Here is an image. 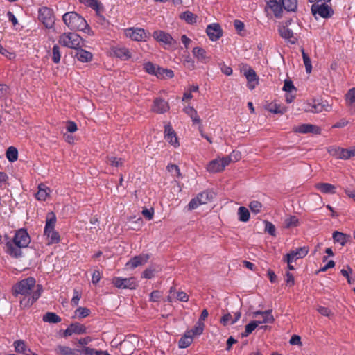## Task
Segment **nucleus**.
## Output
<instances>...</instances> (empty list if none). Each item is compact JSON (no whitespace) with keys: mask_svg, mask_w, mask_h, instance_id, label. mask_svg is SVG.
<instances>
[{"mask_svg":"<svg viewBox=\"0 0 355 355\" xmlns=\"http://www.w3.org/2000/svg\"><path fill=\"white\" fill-rule=\"evenodd\" d=\"M279 33L282 37L287 40L292 44L295 43V39L293 35V32L288 26H282L279 28Z\"/></svg>","mask_w":355,"mask_h":355,"instance_id":"nucleus-25","label":"nucleus"},{"mask_svg":"<svg viewBox=\"0 0 355 355\" xmlns=\"http://www.w3.org/2000/svg\"><path fill=\"white\" fill-rule=\"evenodd\" d=\"M164 133L165 139L167 141H168L171 145H173L175 147L179 146V142L177 138L176 133L175 132L171 125H167L165 126Z\"/></svg>","mask_w":355,"mask_h":355,"instance_id":"nucleus-19","label":"nucleus"},{"mask_svg":"<svg viewBox=\"0 0 355 355\" xmlns=\"http://www.w3.org/2000/svg\"><path fill=\"white\" fill-rule=\"evenodd\" d=\"M114 55L122 60H128L131 58V53L126 47H115L113 49Z\"/></svg>","mask_w":355,"mask_h":355,"instance_id":"nucleus-23","label":"nucleus"},{"mask_svg":"<svg viewBox=\"0 0 355 355\" xmlns=\"http://www.w3.org/2000/svg\"><path fill=\"white\" fill-rule=\"evenodd\" d=\"M328 152L337 159H348L355 156V148L346 149L337 146H331L329 148Z\"/></svg>","mask_w":355,"mask_h":355,"instance_id":"nucleus-8","label":"nucleus"},{"mask_svg":"<svg viewBox=\"0 0 355 355\" xmlns=\"http://www.w3.org/2000/svg\"><path fill=\"white\" fill-rule=\"evenodd\" d=\"M180 19L184 20L187 23H188L189 24H193L196 23L197 18H198L196 15L193 14V12H191L189 10H187V11L182 12L180 15Z\"/></svg>","mask_w":355,"mask_h":355,"instance_id":"nucleus-32","label":"nucleus"},{"mask_svg":"<svg viewBox=\"0 0 355 355\" xmlns=\"http://www.w3.org/2000/svg\"><path fill=\"white\" fill-rule=\"evenodd\" d=\"M56 223V216L53 212H49L46 214V220L44 230L55 229Z\"/></svg>","mask_w":355,"mask_h":355,"instance_id":"nucleus-35","label":"nucleus"},{"mask_svg":"<svg viewBox=\"0 0 355 355\" xmlns=\"http://www.w3.org/2000/svg\"><path fill=\"white\" fill-rule=\"evenodd\" d=\"M150 256L148 254H141L131 258L125 264L126 267L134 269L147 263Z\"/></svg>","mask_w":355,"mask_h":355,"instance_id":"nucleus-14","label":"nucleus"},{"mask_svg":"<svg viewBox=\"0 0 355 355\" xmlns=\"http://www.w3.org/2000/svg\"><path fill=\"white\" fill-rule=\"evenodd\" d=\"M106 163L112 167H122L124 164V159L114 156H107Z\"/></svg>","mask_w":355,"mask_h":355,"instance_id":"nucleus-36","label":"nucleus"},{"mask_svg":"<svg viewBox=\"0 0 355 355\" xmlns=\"http://www.w3.org/2000/svg\"><path fill=\"white\" fill-rule=\"evenodd\" d=\"M44 234L49 239V244L58 243L60 240L59 233L56 232L55 229H50L48 230H44Z\"/></svg>","mask_w":355,"mask_h":355,"instance_id":"nucleus-29","label":"nucleus"},{"mask_svg":"<svg viewBox=\"0 0 355 355\" xmlns=\"http://www.w3.org/2000/svg\"><path fill=\"white\" fill-rule=\"evenodd\" d=\"M153 37L157 42L165 45L172 46L176 43L175 40L169 33L161 30L154 31Z\"/></svg>","mask_w":355,"mask_h":355,"instance_id":"nucleus-11","label":"nucleus"},{"mask_svg":"<svg viewBox=\"0 0 355 355\" xmlns=\"http://www.w3.org/2000/svg\"><path fill=\"white\" fill-rule=\"evenodd\" d=\"M193 55L200 62L203 63H206L209 59V57L207 56L206 51L201 47H195L193 51Z\"/></svg>","mask_w":355,"mask_h":355,"instance_id":"nucleus-27","label":"nucleus"},{"mask_svg":"<svg viewBox=\"0 0 355 355\" xmlns=\"http://www.w3.org/2000/svg\"><path fill=\"white\" fill-rule=\"evenodd\" d=\"M266 109L274 114H284L286 110L285 107L276 103H270L267 105Z\"/></svg>","mask_w":355,"mask_h":355,"instance_id":"nucleus-41","label":"nucleus"},{"mask_svg":"<svg viewBox=\"0 0 355 355\" xmlns=\"http://www.w3.org/2000/svg\"><path fill=\"white\" fill-rule=\"evenodd\" d=\"M81 298V294L76 289L73 290V296L71 299V305L77 306L79 303V300Z\"/></svg>","mask_w":355,"mask_h":355,"instance_id":"nucleus-60","label":"nucleus"},{"mask_svg":"<svg viewBox=\"0 0 355 355\" xmlns=\"http://www.w3.org/2000/svg\"><path fill=\"white\" fill-rule=\"evenodd\" d=\"M284 224L286 228L295 227L299 225V220L295 216H290L284 220Z\"/></svg>","mask_w":355,"mask_h":355,"instance_id":"nucleus-42","label":"nucleus"},{"mask_svg":"<svg viewBox=\"0 0 355 355\" xmlns=\"http://www.w3.org/2000/svg\"><path fill=\"white\" fill-rule=\"evenodd\" d=\"M42 291V286L37 284V289L33 291L31 297H27V296H24V297L20 300L21 306L26 308L31 306L40 297Z\"/></svg>","mask_w":355,"mask_h":355,"instance_id":"nucleus-12","label":"nucleus"},{"mask_svg":"<svg viewBox=\"0 0 355 355\" xmlns=\"http://www.w3.org/2000/svg\"><path fill=\"white\" fill-rule=\"evenodd\" d=\"M198 200H199L198 199L197 197L191 199V200L189 202V203L187 205L188 209L193 210V209H196L199 205H200L201 203H200V202Z\"/></svg>","mask_w":355,"mask_h":355,"instance_id":"nucleus-62","label":"nucleus"},{"mask_svg":"<svg viewBox=\"0 0 355 355\" xmlns=\"http://www.w3.org/2000/svg\"><path fill=\"white\" fill-rule=\"evenodd\" d=\"M239 220L241 222H247L250 218V212L245 207H240L238 209Z\"/></svg>","mask_w":355,"mask_h":355,"instance_id":"nucleus-40","label":"nucleus"},{"mask_svg":"<svg viewBox=\"0 0 355 355\" xmlns=\"http://www.w3.org/2000/svg\"><path fill=\"white\" fill-rule=\"evenodd\" d=\"M315 188L323 193L334 194L336 193V187L329 183H318L315 184Z\"/></svg>","mask_w":355,"mask_h":355,"instance_id":"nucleus-28","label":"nucleus"},{"mask_svg":"<svg viewBox=\"0 0 355 355\" xmlns=\"http://www.w3.org/2000/svg\"><path fill=\"white\" fill-rule=\"evenodd\" d=\"M283 90L288 93H291L292 91H296V88L291 80H285Z\"/></svg>","mask_w":355,"mask_h":355,"instance_id":"nucleus-55","label":"nucleus"},{"mask_svg":"<svg viewBox=\"0 0 355 355\" xmlns=\"http://www.w3.org/2000/svg\"><path fill=\"white\" fill-rule=\"evenodd\" d=\"M231 157L215 159L207 166V170L210 173H218L224 170L225 166L232 162Z\"/></svg>","mask_w":355,"mask_h":355,"instance_id":"nucleus-6","label":"nucleus"},{"mask_svg":"<svg viewBox=\"0 0 355 355\" xmlns=\"http://www.w3.org/2000/svg\"><path fill=\"white\" fill-rule=\"evenodd\" d=\"M43 321L45 322L56 324L61 322V318L53 312H47L43 315Z\"/></svg>","mask_w":355,"mask_h":355,"instance_id":"nucleus-33","label":"nucleus"},{"mask_svg":"<svg viewBox=\"0 0 355 355\" xmlns=\"http://www.w3.org/2000/svg\"><path fill=\"white\" fill-rule=\"evenodd\" d=\"M39 20L47 28H51L55 23V17L53 10L47 7H42L39 10Z\"/></svg>","mask_w":355,"mask_h":355,"instance_id":"nucleus-7","label":"nucleus"},{"mask_svg":"<svg viewBox=\"0 0 355 355\" xmlns=\"http://www.w3.org/2000/svg\"><path fill=\"white\" fill-rule=\"evenodd\" d=\"M138 343L139 338L133 334H130L120 342L119 350L123 355H131L135 350Z\"/></svg>","mask_w":355,"mask_h":355,"instance_id":"nucleus-5","label":"nucleus"},{"mask_svg":"<svg viewBox=\"0 0 355 355\" xmlns=\"http://www.w3.org/2000/svg\"><path fill=\"white\" fill-rule=\"evenodd\" d=\"M46 189L47 187L44 184H40L38 187V191L36 193L37 199L39 200H45L48 196Z\"/></svg>","mask_w":355,"mask_h":355,"instance_id":"nucleus-45","label":"nucleus"},{"mask_svg":"<svg viewBox=\"0 0 355 355\" xmlns=\"http://www.w3.org/2000/svg\"><path fill=\"white\" fill-rule=\"evenodd\" d=\"M249 207L252 213L257 214L261 211L262 209V204L257 200H253L250 202Z\"/></svg>","mask_w":355,"mask_h":355,"instance_id":"nucleus-51","label":"nucleus"},{"mask_svg":"<svg viewBox=\"0 0 355 355\" xmlns=\"http://www.w3.org/2000/svg\"><path fill=\"white\" fill-rule=\"evenodd\" d=\"M9 92V87L6 85L0 84V98L6 97Z\"/></svg>","mask_w":355,"mask_h":355,"instance_id":"nucleus-64","label":"nucleus"},{"mask_svg":"<svg viewBox=\"0 0 355 355\" xmlns=\"http://www.w3.org/2000/svg\"><path fill=\"white\" fill-rule=\"evenodd\" d=\"M90 310L86 307H78L75 311V315L79 318H84L90 314Z\"/></svg>","mask_w":355,"mask_h":355,"instance_id":"nucleus-50","label":"nucleus"},{"mask_svg":"<svg viewBox=\"0 0 355 355\" xmlns=\"http://www.w3.org/2000/svg\"><path fill=\"white\" fill-rule=\"evenodd\" d=\"M7 159L13 162L18 159V150L15 147L10 146L6 153Z\"/></svg>","mask_w":355,"mask_h":355,"instance_id":"nucleus-39","label":"nucleus"},{"mask_svg":"<svg viewBox=\"0 0 355 355\" xmlns=\"http://www.w3.org/2000/svg\"><path fill=\"white\" fill-rule=\"evenodd\" d=\"M196 197L199 200L198 201L200 203H201V205L207 204L208 202L212 200L214 197V192L211 191L205 190L200 193Z\"/></svg>","mask_w":355,"mask_h":355,"instance_id":"nucleus-31","label":"nucleus"},{"mask_svg":"<svg viewBox=\"0 0 355 355\" xmlns=\"http://www.w3.org/2000/svg\"><path fill=\"white\" fill-rule=\"evenodd\" d=\"M168 172H170L173 176L179 178L181 176L180 168L176 164H168L166 167Z\"/></svg>","mask_w":355,"mask_h":355,"instance_id":"nucleus-54","label":"nucleus"},{"mask_svg":"<svg viewBox=\"0 0 355 355\" xmlns=\"http://www.w3.org/2000/svg\"><path fill=\"white\" fill-rule=\"evenodd\" d=\"M244 75L248 80V87L250 89H253L258 84V78L256 72L252 68L245 70Z\"/></svg>","mask_w":355,"mask_h":355,"instance_id":"nucleus-18","label":"nucleus"},{"mask_svg":"<svg viewBox=\"0 0 355 355\" xmlns=\"http://www.w3.org/2000/svg\"><path fill=\"white\" fill-rule=\"evenodd\" d=\"M346 104L348 106L355 105V87L350 89L345 94Z\"/></svg>","mask_w":355,"mask_h":355,"instance_id":"nucleus-44","label":"nucleus"},{"mask_svg":"<svg viewBox=\"0 0 355 355\" xmlns=\"http://www.w3.org/2000/svg\"><path fill=\"white\" fill-rule=\"evenodd\" d=\"M175 297L181 302H187L189 300V295L183 291L177 292Z\"/></svg>","mask_w":355,"mask_h":355,"instance_id":"nucleus-63","label":"nucleus"},{"mask_svg":"<svg viewBox=\"0 0 355 355\" xmlns=\"http://www.w3.org/2000/svg\"><path fill=\"white\" fill-rule=\"evenodd\" d=\"M58 42L64 46L78 49L80 46L82 38L76 33H65L60 36Z\"/></svg>","mask_w":355,"mask_h":355,"instance_id":"nucleus-4","label":"nucleus"},{"mask_svg":"<svg viewBox=\"0 0 355 355\" xmlns=\"http://www.w3.org/2000/svg\"><path fill=\"white\" fill-rule=\"evenodd\" d=\"M62 19L64 23L71 31H82L89 29L86 20L76 12H69L65 13Z\"/></svg>","mask_w":355,"mask_h":355,"instance_id":"nucleus-2","label":"nucleus"},{"mask_svg":"<svg viewBox=\"0 0 355 355\" xmlns=\"http://www.w3.org/2000/svg\"><path fill=\"white\" fill-rule=\"evenodd\" d=\"M152 110L156 113L163 114L169 110V105L168 102L163 98H156L154 100Z\"/></svg>","mask_w":355,"mask_h":355,"instance_id":"nucleus-17","label":"nucleus"},{"mask_svg":"<svg viewBox=\"0 0 355 355\" xmlns=\"http://www.w3.org/2000/svg\"><path fill=\"white\" fill-rule=\"evenodd\" d=\"M31 242V238L25 229H19L15 232L12 241H8L6 252L10 256L19 258L22 256L21 248H26Z\"/></svg>","mask_w":355,"mask_h":355,"instance_id":"nucleus-1","label":"nucleus"},{"mask_svg":"<svg viewBox=\"0 0 355 355\" xmlns=\"http://www.w3.org/2000/svg\"><path fill=\"white\" fill-rule=\"evenodd\" d=\"M144 69L146 73L155 75V73H156L157 68L154 64L150 62H148L144 64Z\"/></svg>","mask_w":355,"mask_h":355,"instance_id":"nucleus-53","label":"nucleus"},{"mask_svg":"<svg viewBox=\"0 0 355 355\" xmlns=\"http://www.w3.org/2000/svg\"><path fill=\"white\" fill-rule=\"evenodd\" d=\"M71 348L67 346L59 345L56 348V352L62 355H70Z\"/></svg>","mask_w":355,"mask_h":355,"instance_id":"nucleus-59","label":"nucleus"},{"mask_svg":"<svg viewBox=\"0 0 355 355\" xmlns=\"http://www.w3.org/2000/svg\"><path fill=\"white\" fill-rule=\"evenodd\" d=\"M271 310H267L265 311H257L253 312V317H257L258 315L262 316V320H259L260 324L261 323H272L275 320L273 315H272Z\"/></svg>","mask_w":355,"mask_h":355,"instance_id":"nucleus-22","label":"nucleus"},{"mask_svg":"<svg viewBox=\"0 0 355 355\" xmlns=\"http://www.w3.org/2000/svg\"><path fill=\"white\" fill-rule=\"evenodd\" d=\"M70 325L73 334H80L86 332V327L82 324L76 322L71 324Z\"/></svg>","mask_w":355,"mask_h":355,"instance_id":"nucleus-49","label":"nucleus"},{"mask_svg":"<svg viewBox=\"0 0 355 355\" xmlns=\"http://www.w3.org/2000/svg\"><path fill=\"white\" fill-rule=\"evenodd\" d=\"M205 324L202 322L198 321L196 326L191 330L187 331L190 333V336L193 338L194 336H199L203 333Z\"/></svg>","mask_w":355,"mask_h":355,"instance_id":"nucleus-38","label":"nucleus"},{"mask_svg":"<svg viewBox=\"0 0 355 355\" xmlns=\"http://www.w3.org/2000/svg\"><path fill=\"white\" fill-rule=\"evenodd\" d=\"M232 320L233 319H232V315L230 313H227L224 314L222 316L220 322L223 326H227L230 322V323L232 322Z\"/></svg>","mask_w":355,"mask_h":355,"instance_id":"nucleus-61","label":"nucleus"},{"mask_svg":"<svg viewBox=\"0 0 355 355\" xmlns=\"http://www.w3.org/2000/svg\"><path fill=\"white\" fill-rule=\"evenodd\" d=\"M155 269L153 268H146L141 275V277L148 279H152L155 276Z\"/></svg>","mask_w":355,"mask_h":355,"instance_id":"nucleus-56","label":"nucleus"},{"mask_svg":"<svg viewBox=\"0 0 355 355\" xmlns=\"http://www.w3.org/2000/svg\"><path fill=\"white\" fill-rule=\"evenodd\" d=\"M302 58L303 62L305 65L306 71L308 73H310L312 70V65H311V61L309 56V55L304 51V49H302Z\"/></svg>","mask_w":355,"mask_h":355,"instance_id":"nucleus-46","label":"nucleus"},{"mask_svg":"<svg viewBox=\"0 0 355 355\" xmlns=\"http://www.w3.org/2000/svg\"><path fill=\"white\" fill-rule=\"evenodd\" d=\"M13 345L17 353L24 354L26 350V345L24 340H17L14 342Z\"/></svg>","mask_w":355,"mask_h":355,"instance_id":"nucleus-47","label":"nucleus"},{"mask_svg":"<svg viewBox=\"0 0 355 355\" xmlns=\"http://www.w3.org/2000/svg\"><path fill=\"white\" fill-rule=\"evenodd\" d=\"M206 32L209 39L212 41H216L223 35L221 27L218 24L208 25Z\"/></svg>","mask_w":355,"mask_h":355,"instance_id":"nucleus-15","label":"nucleus"},{"mask_svg":"<svg viewBox=\"0 0 355 355\" xmlns=\"http://www.w3.org/2000/svg\"><path fill=\"white\" fill-rule=\"evenodd\" d=\"M35 288L37 289L35 279L33 277H28L17 283L12 288V293L15 295H32Z\"/></svg>","mask_w":355,"mask_h":355,"instance_id":"nucleus-3","label":"nucleus"},{"mask_svg":"<svg viewBox=\"0 0 355 355\" xmlns=\"http://www.w3.org/2000/svg\"><path fill=\"white\" fill-rule=\"evenodd\" d=\"M193 338L189 332H185L184 336L179 340L178 346L180 348H187L193 342Z\"/></svg>","mask_w":355,"mask_h":355,"instance_id":"nucleus-34","label":"nucleus"},{"mask_svg":"<svg viewBox=\"0 0 355 355\" xmlns=\"http://www.w3.org/2000/svg\"><path fill=\"white\" fill-rule=\"evenodd\" d=\"M282 9L288 12H295L297 8V0H281Z\"/></svg>","mask_w":355,"mask_h":355,"instance_id":"nucleus-30","label":"nucleus"},{"mask_svg":"<svg viewBox=\"0 0 355 355\" xmlns=\"http://www.w3.org/2000/svg\"><path fill=\"white\" fill-rule=\"evenodd\" d=\"M309 252V248L307 247H301L296 250H293L290 253L286 254V258H289L290 260H296L297 259L304 257Z\"/></svg>","mask_w":355,"mask_h":355,"instance_id":"nucleus-21","label":"nucleus"},{"mask_svg":"<svg viewBox=\"0 0 355 355\" xmlns=\"http://www.w3.org/2000/svg\"><path fill=\"white\" fill-rule=\"evenodd\" d=\"M349 236L347 234L336 231L333 233V239L335 242L340 243L342 246H344L347 241V238Z\"/></svg>","mask_w":355,"mask_h":355,"instance_id":"nucleus-37","label":"nucleus"},{"mask_svg":"<svg viewBox=\"0 0 355 355\" xmlns=\"http://www.w3.org/2000/svg\"><path fill=\"white\" fill-rule=\"evenodd\" d=\"M61 55H60V46L57 44L54 45L52 49V55L51 59L54 63H58L60 60Z\"/></svg>","mask_w":355,"mask_h":355,"instance_id":"nucleus-48","label":"nucleus"},{"mask_svg":"<svg viewBox=\"0 0 355 355\" xmlns=\"http://www.w3.org/2000/svg\"><path fill=\"white\" fill-rule=\"evenodd\" d=\"M293 130L295 132L302 134L311 132L318 135L321 132V129L318 126L311 124H302L299 126L294 127Z\"/></svg>","mask_w":355,"mask_h":355,"instance_id":"nucleus-16","label":"nucleus"},{"mask_svg":"<svg viewBox=\"0 0 355 355\" xmlns=\"http://www.w3.org/2000/svg\"><path fill=\"white\" fill-rule=\"evenodd\" d=\"M311 12L313 15L318 13L323 18H329L333 14L332 9L326 3H322L321 5L313 4L311 6Z\"/></svg>","mask_w":355,"mask_h":355,"instance_id":"nucleus-13","label":"nucleus"},{"mask_svg":"<svg viewBox=\"0 0 355 355\" xmlns=\"http://www.w3.org/2000/svg\"><path fill=\"white\" fill-rule=\"evenodd\" d=\"M265 231L268 232L271 236H275V225L269 222L265 221Z\"/></svg>","mask_w":355,"mask_h":355,"instance_id":"nucleus-58","label":"nucleus"},{"mask_svg":"<svg viewBox=\"0 0 355 355\" xmlns=\"http://www.w3.org/2000/svg\"><path fill=\"white\" fill-rule=\"evenodd\" d=\"M76 52L75 54V57L77 58V59L82 62H87L92 60V54L89 51H87L86 50H84L81 48V46L78 48V49H76Z\"/></svg>","mask_w":355,"mask_h":355,"instance_id":"nucleus-24","label":"nucleus"},{"mask_svg":"<svg viewBox=\"0 0 355 355\" xmlns=\"http://www.w3.org/2000/svg\"><path fill=\"white\" fill-rule=\"evenodd\" d=\"M267 6L272 10L274 15L277 18H281L282 16V9L281 0H266Z\"/></svg>","mask_w":355,"mask_h":355,"instance_id":"nucleus-20","label":"nucleus"},{"mask_svg":"<svg viewBox=\"0 0 355 355\" xmlns=\"http://www.w3.org/2000/svg\"><path fill=\"white\" fill-rule=\"evenodd\" d=\"M184 66L189 70H193L196 67L195 62L191 58L187 56L183 62Z\"/></svg>","mask_w":355,"mask_h":355,"instance_id":"nucleus-57","label":"nucleus"},{"mask_svg":"<svg viewBox=\"0 0 355 355\" xmlns=\"http://www.w3.org/2000/svg\"><path fill=\"white\" fill-rule=\"evenodd\" d=\"M81 3L89 6L95 10L99 9V1L98 0H79Z\"/></svg>","mask_w":355,"mask_h":355,"instance_id":"nucleus-52","label":"nucleus"},{"mask_svg":"<svg viewBox=\"0 0 355 355\" xmlns=\"http://www.w3.org/2000/svg\"><path fill=\"white\" fill-rule=\"evenodd\" d=\"M184 112L191 119L194 124H198L202 126L201 119L198 115L197 111L191 106L184 107Z\"/></svg>","mask_w":355,"mask_h":355,"instance_id":"nucleus-26","label":"nucleus"},{"mask_svg":"<svg viewBox=\"0 0 355 355\" xmlns=\"http://www.w3.org/2000/svg\"><path fill=\"white\" fill-rule=\"evenodd\" d=\"M125 35L134 41H146L150 37V33L141 28H129L125 31Z\"/></svg>","mask_w":355,"mask_h":355,"instance_id":"nucleus-9","label":"nucleus"},{"mask_svg":"<svg viewBox=\"0 0 355 355\" xmlns=\"http://www.w3.org/2000/svg\"><path fill=\"white\" fill-rule=\"evenodd\" d=\"M112 283L120 289H135L137 287V283L135 277L122 278L114 277Z\"/></svg>","mask_w":355,"mask_h":355,"instance_id":"nucleus-10","label":"nucleus"},{"mask_svg":"<svg viewBox=\"0 0 355 355\" xmlns=\"http://www.w3.org/2000/svg\"><path fill=\"white\" fill-rule=\"evenodd\" d=\"M260 324V322L258 321H252L249 324L245 326V331L241 333L242 337H247L249 334H250Z\"/></svg>","mask_w":355,"mask_h":355,"instance_id":"nucleus-43","label":"nucleus"}]
</instances>
